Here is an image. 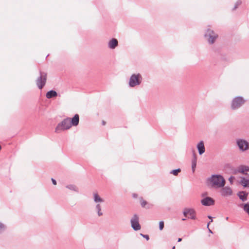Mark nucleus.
<instances>
[{
  "label": "nucleus",
  "instance_id": "obj_1",
  "mask_svg": "<svg viewBox=\"0 0 249 249\" xmlns=\"http://www.w3.org/2000/svg\"><path fill=\"white\" fill-rule=\"evenodd\" d=\"M211 186L215 188L223 187L225 184V180L221 175H213L209 178Z\"/></svg>",
  "mask_w": 249,
  "mask_h": 249
},
{
  "label": "nucleus",
  "instance_id": "obj_2",
  "mask_svg": "<svg viewBox=\"0 0 249 249\" xmlns=\"http://www.w3.org/2000/svg\"><path fill=\"white\" fill-rule=\"evenodd\" d=\"M71 127L70 118H67L57 124L55 128V132L59 133L63 131L70 129Z\"/></svg>",
  "mask_w": 249,
  "mask_h": 249
},
{
  "label": "nucleus",
  "instance_id": "obj_3",
  "mask_svg": "<svg viewBox=\"0 0 249 249\" xmlns=\"http://www.w3.org/2000/svg\"><path fill=\"white\" fill-rule=\"evenodd\" d=\"M142 78L141 74H133L130 77L129 86L130 87H134L140 85L142 82Z\"/></svg>",
  "mask_w": 249,
  "mask_h": 249
},
{
  "label": "nucleus",
  "instance_id": "obj_4",
  "mask_svg": "<svg viewBox=\"0 0 249 249\" xmlns=\"http://www.w3.org/2000/svg\"><path fill=\"white\" fill-rule=\"evenodd\" d=\"M245 102V100L241 96L235 97L231 103V107L235 110L240 107Z\"/></svg>",
  "mask_w": 249,
  "mask_h": 249
},
{
  "label": "nucleus",
  "instance_id": "obj_5",
  "mask_svg": "<svg viewBox=\"0 0 249 249\" xmlns=\"http://www.w3.org/2000/svg\"><path fill=\"white\" fill-rule=\"evenodd\" d=\"M47 81V73L40 71V75L36 80V84L39 89H41L45 86Z\"/></svg>",
  "mask_w": 249,
  "mask_h": 249
},
{
  "label": "nucleus",
  "instance_id": "obj_6",
  "mask_svg": "<svg viewBox=\"0 0 249 249\" xmlns=\"http://www.w3.org/2000/svg\"><path fill=\"white\" fill-rule=\"evenodd\" d=\"M241 173H243V175L239 177V183L244 188H249V175H248L247 173L244 174L245 172Z\"/></svg>",
  "mask_w": 249,
  "mask_h": 249
},
{
  "label": "nucleus",
  "instance_id": "obj_7",
  "mask_svg": "<svg viewBox=\"0 0 249 249\" xmlns=\"http://www.w3.org/2000/svg\"><path fill=\"white\" fill-rule=\"evenodd\" d=\"M183 215L187 217L188 218L191 219H196V213L195 211L193 209L185 208L184 209L183 212Z\"/></svg>",
  "mask_w": 249,
  "mask_h": 249
},
{
  "label": "nucleus",
  "instance_id": "obj_8",
  "mask_svg": "<svg viewBox=\"0 0 249 249\" xmlns=\"http://www.w3.org/2000/svg\"><path fill=\"white\" fill-rule=\"evenodd\" d=\"M131 227L135 231L141 229V226L139 223V217L137 214H134L131 219Z\"/></svg>",
  "mask_w": 249,
  "mask_h": 249
},
{
  "label": "nucleus",
  "instance_id": "obj_9",
  "mask_svg": "<svg viewBox=\"0 0 249 249\" xmlns=\"http://www.w3.org/2000/svg\"><path fill=\"white\" fill-rule=\"evenodd\" d=\"M205 36L208 37V41L210 44H213L217 37V35L215 34L213 31L210 29L207 30Z\"/></svg>",
  "mask_w": 249,
  "mask_h": 249
},
{
  "label": "nucleus",
  "instance_id": "obj_10",
  "mask_svg": "<svg viewBox=\"0 0 249 249\" xmlns=\"http://www.w3.org/2000/svg\"><path fill=\"white\" fill-rule=\"evenodd\" d=\"M220 190V193L221 196L227 197L232 195L233 192L231 188L228 186L222 187Z\"/></svg>",
  "mask_w": 249,
  "mask_h": 249
},
{
  "label": "nucleus",
  "instance_id": "obj_11",
  "mask_svg": "<svg viewBox=\"0 0 249 249\" xmlns=\"http://www.w3.org/2000/svg\"><path fill=\"white\" fill-rule=\"evenodd\" d=\"M237 145L240 150L246 151L249 149V143L247 141L240 139L237 141Z\"/></svg>",
  "mask_w": 249,
  "mask_h": 249
},
{
  "label": "nucleus",
  "instance_id": "obj_12",
  "mask_svg": "<svg viewBox=\"0 0 249 249\" xmlns=\"http://www.w3.org/2000/svg\"><path fill=\"white\" fill-rule=\"evenodd\" d=\"M201 202L204 206H211L214 203V200L210 197H206L201 200Z\"/></svg>",
  "mask_w": 249,
  "mask_h": 249
},
{
  "label": "nucleus",
  "instance_id": "obj_13",
  "mask_svg": "<svg viewBox=\"0 0 249 249\" xmlns=\"http://www.w3.org/2000/svg\"><path fill=\"white\" fill-rule=\"evenodd\" d=\"M196 147L198 151V153L200 155L203 154L205 151L204 142L202 141H200L197 144Z\"/></svg>",
  "mask_w": 249,
  "mask_h": 249
},
{
  "label": "nucleus",
  "instance_id": "obj_14",
  "mask_svg": "<svg viewBox=\"0 0 249 249\" xmlns=\"http://www.w3.org/2000/svg\"><path fill=\"white\" fill-rule=\"evenodd\" d=\"M79 122V117L78 114H75L73 118H70V124L71 126H77Z\"/></svg>",
  "mask_w": 249,
  "mask_h": 249
},
{
  "label": "nucleus",
  "instance_id": "obj_15",
  "mask_svg": "<svg viewBox=\"0 0 249 249\" xmlns=\"http://www.w3.org/2000/svg\"><path fill=\"white\" fill-rule=\"evenodd\" d=\"M118 45V42L116 38H112L108 43V47L110 49H115Z\"/></svg>",
  "mask_w": 249,
  "mask_h": 249
},
{
  "label": "nucleus",
  "instance_id": "obj_16",
  "mask_svg": "<svg viewBox=\"0 0 249 249\" xmlns=\"http://www.w3.org/2000/svg\"><path fill=\"white\" fill-rule=\"evenodd\" d=\"M57 95V92L53 90H51L46 93V97L47 99H50L56 97Z\"/></svg>",
  "mask_w": 249,
  "mask_h": 249
},
{
  "label": "nucleus",
  "instance_id": "obj_17",
  "mask_svg": "<svg viewBox=\"0 0 249 249\" xmlns=\"http://www.w3.org/2000/svg\"><path fill=\"white\" fill-rule=\"evenodd\" d=\"M238 196L239 198L243 201H245L247 199V194L244 192H240L238 194Z\"/></svg>",
  "mask_w": 249,
  "mask_h": 249
},
{
  "label": "nucleus",
  "instance_id": "obj_18",
  "mask_svg": "<svg viewBox=\"0 0 249 249\" xmlns=\"http://www.w3.org/2000/svg\"><path fill=\"white\" fill-rule=\"evenodd\" d=\"M93 199L94 202L96 203L102 202L104 201L103 199L99 196L97 193L93 194Z\"/></svg>",
  "mask_w": 249,
  "mask_h": 249
},
{
  "label": "nucleus",
  "instance_id": "obj_19",
  "mask_svg": "<svg viewBox=\"0 0 249 249\" xmlns=\"http://www.w3.org/2000/svg\"><path fill=\"white\" fill-rule=\"evenodd\" d=\"M237 171H249V167L246 165H241Z\"/></svg>",
  "mask_w": 249,
  "mask_h": 249
},
{
  "label": "nucleus",
  "instance_id": "obj_20",
  "mask_svg": "<svg viewBox=\"0 0 249 249\" xmlns=\"http://www.w3.org/2000/svg\"><path fill=\"white\" fill-rule=\"evenodd\" d=\"M224 169L225 170H233V167L230 163H226L224 166Z\"/></svg>",
  "mask_w": 249,
  "mask_h": 249
},
{
  "label": "nucleus",
  "instance_id": "obj_21",
  "mask_svg": "<svg viewBox=\"0 0 249 249\" xmlns=\"http://www.w3.org/2000/svg\"><path fill=\"white\" fill-rule=\"evenodd\" d=\"M96 209L97 210L98 215L100 216L103 215V213L101 212V206L100 204H98L96 206Z\"/></svg>",
  "mask_w": 249,
  "mask_h": 249
},
{
  "label": "nucleus",
  "instance_id": "obj_22",
  "mask_svg": "<svg viewBox=\"0 0 249 249\" xmlns=\"http://www.w3.org/2000/svg\"><path fill=\"white\" fill-rule=\"evenodd\" d=\"M196 166V160L194 158L192 161V168L193 171H195Z\"/></svg>",
  "mask_w": 249,
  "mask_h": 249
},
{
  "label": "nucleus",
  "instance_id": "obj_23",
  "mask_svg": "<svg viewBox=\"0 0 249 249\" xmlns=\"http://www.w3.org/2000/svg\"><path fill=\"white\" fill-rule=\"evenodd\" d=\"M67 188H68V189H69L70 190H73L74 191H76V192L78 191L76 187L74 185H70L67 186Z\"/></svg>",
  "mask_w": 249,
  "mask_h": 249
},
{
  "label": "nucleus",
  "instance_id": "obj_24",
  "mask_svg": "<svg viewBox=\"0 0 249 249\" xmlns=\"http://www.w3.org/2000/svg\"><path fill=\"white\" fill-rule=\"evenodd\" d=\"M146 204H147V202L146 201L144 200L143 199H142V198H141V205L142 207H144Z\"/></svg>",
  "mask_w": 249,
  "mask_h": 249
},
{
  "label": "nucleus",
  "instance_id": "obj_25",
  "mask_svg": "<svg viewBox=\"0 0 249 249\" xmlns=\"http://www.w3.org/2000/svg\"><path fill=\"white\" fill-rule=\"evenodd\" d=\"M164 228V222L161 221L159 223V229L160 231L162 230Z\"/></svg>",
  "mask_w": 249,
  "mask_h": 249
},
{
  "label": "nucleus",
  "instance_id": "obj_26",
  "mask_svg": "<svg viewBox=\"0 0 249 249\" xmlns=\"http://www.w3.org/2000/svg\"><path fill=\"white\" fill-rule=\"evenodd\" d=\"M241 4V1H240V0L237 1L234 6L233 10H235L238 7V6L240 5Z\"/></svg>",
  "mask_w": 249,
  "mask_h": 249
},
{
  "label": "nucleus",
  "instance_id": "obj_27",
  "mask_svg": "<svg viewBox=\"0 0 249 249\" xmlns=\"http://www.w3.org/2000/svg\"><path fill=\"white\" fill-rule=\"evenodd\" d=\"M5 229V226L2 224V223H0V232L4 230Z\"/></svg>",
  "mask_w": 249,
  "mask_h": 249
},
{
  "label": "nucleus",
  "instance_id": "obj_28",
  "mask_svg": "<svg viewBox=\"0 0 249 249\" xmlns=\"http://www.w3.org/2000/svg\"><path fill=\"white\" fill-rule=\"evenodd\" d=\"M234 178H235L234 177H232V176H231L230 178H229V180L231 184H232L233 183V179Z\"/></svg>",
  "mask_w": 249,
  "mask_h": 249
},
{
  "label": "nucleus",
  "instance_id": "obj_29",
  "mask_svg": "<svg viewBox=\"0 0 249 249\" xmlns=\"http://www.w3.org/2000/svg\"><path fill=\"white\" fill-rule=\"evenodd\" d=\"M142 236L144 238H145L147 240L149 239V236L148 235H143L142 234H141Z\"/></svg>",
  "mask_w": 249,
  "mask_h": 249
},
{
  "label": "nucleus",
  "instance_id": "obj_30",
  "mask_svg": "<svg viewBox=\"0 0 249 249\" xmlns=\"http://www.w3.org/2000/svg\"><path fill=\"white\" fill-rule=\"evenodd\" d=\"M52 182H53V185H56V180L52 178Z\"/></svg>",
  "mask_w": 249,
  "mask_h": 249
},
{
  "label": "nucleus",
  "instance_id": "obj_31",
  "mask_svg": "<svg viewBox=\"0 0 249 249\" xmlns=\"http://www.w3.org/2000/svg\"><path fill=\"white\" fill-rule=\"evenodd\" d=\"M208 218H210V219H212V217H211V216H208ZM212 221H213V220H212V219H211V221L208 223V225H207V227H208V228L209 227V224H210V222H212Z\"/></svg>",
  "mask_w": 249,
  "mask_h": 249
},
{
  "label": "nucleus",
  "instance_id": "obj_32",
  "mask_svg": "<svg viewBox=\"0 0 249 249\" xmlns=\"http://www.w3.org/2000/svg\"><path fill=\"white\" fill-rule=\"evenodd\" d=\"M171 171H177V172H178V171H181V170H180V169L179 168H178V169H173Z\"/></svg>",
  "mask_w": 249,
  "mask_h": 249
},
{
  "label": "nucleus",
  "instance_id": "obj_33",
  "mask_svg": "<svg viewBox=\"0 0 249 249\" xmlns=\"http://www.w3.org/2000/svg\"><path fill=\"white\" fill-rule=\"evenodd\" d=\"M170 173L173 174L174 176H178V173L179 172H170Z\"/></svg>",
  "mask_w": 249,
  "mask_h": 249
},
{
  "label": "nucleus",
  "instance_id": "obj_34",
  "mask_svg": "<svg viewBox=\"0 0 249 249\" xmlns=\"http://www.w3.org/2000/svg\"><path fill=\"white\" fill-rule=\"evenodd\" d=\"M105 124H106V122H105L104 121H102V124H103V125H105Z\"/></svg>",
  "mask_w": 249,
  "mask_h": 249
},
{
  "label": "nucleus",
  "instance_id": "obj_35",
  "mask_svg": "<svg viewBox=\"0 0 249 249\" xmlns=\"http://www.w3.org/2000/svg\"><path fill=\"white\" fill-rule=\"evenodd\" d=\"M181 240H182V239H181V238H179L178 239V242H180V241H181Z\"/></svg>",
  "mask_w": 249,
  "mask_h": 249
},
{
  "label": "nucleus",
  "instance_id": "obj_36",
  "mask_svg": "<svg viewBox=\"0 0 249 249\" xmlns=\"http://www.w3.org/2000/svg\"><path fill=\"white\" fill-rule=\"evenodd\" d=\"M137 195H135V194H134V195H133V197H137Z\"/></svg>",
  "mask_w": 249,
  "mask_h": 249
},
{
  "label": "nucleus",
  "instance_id": "obj_37",
  "mask_svg": "<svg viewBox=\"0 0 249 249\" xmlns=\"http://www.w3.org/2000/svg\"><path fill=\"white\" fill-rule=\"evenodd\" d=\"M209 232L212 233V231L210 229H209Z\"/></svg>",
  "mask_w": 249,
  "mask_h": 249
},
{
  "label": "nucleus",
  "instance_id": "obj_38",
  "mask_svg": "<svg viewBox=\"0 0 249 249\" xmlns=\"http://www.w3.org/2000/svg\"><path fill=\"white\" fill-rule=\"evenodd\" d=\"M228 219H229V217H227L226 218V219L227 220H228Z\"/></svg>",
  "mask_w": 249,
  "mask_h": 249
},
{
  "label": "nucleus",
  "instance_id": "obj_39",
  "mask_svg": "<svg viewBox=\"0 0 249 249\" xmlns=\"http://www.w3.org/2000/svg\"><path fill=\"white\" fill-rule=\"evenodd\" d=\"M182 220L183 221H184V220H186V219H185V218H183Z\"/></svg>",
  "mask_w": 249,
  "mask_h": 249
},
{
  "label": "nucleus",
  "instance_id": "obj_40",
  "mask_svg": "<svg viewBox=\"0 0 249 249\" xmlns=\"http://www.w3.org/2000/svg\"><path fill=\"white\" fill-rule=\"evenodd\" d=\"M175 246H174V247H173V249H175Z\"/></svg>",
  "mask_w": 249,
  "mask_h": 249
}]
</instances>
